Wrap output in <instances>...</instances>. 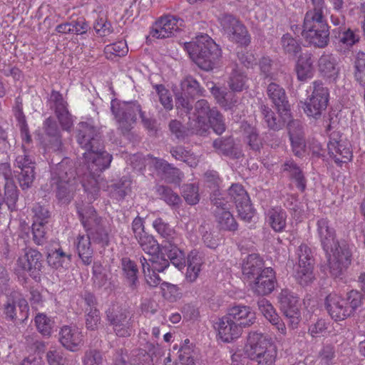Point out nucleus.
Returning a JSON list of instances; mask_svg holds the SVG:
<instances>
[{
  "mask_svg": "<svg viewBox=\"0 0 365 365\" xmlns=\"http://www.w3.org/2000/svg\"><path fill=\"white\" fill-rule=\"evenodd\" d=\"M51 103V108L53 109L55 114L68 109V103L63 99V96L60 92L52 91L49 98Z\"/></svg>",
  "mask_w": 365,
  "mask_h": 365,
  "instance_id": "63",
  "label": "nucleus"
},
{
  "mask_svg": "<svg viewBox=\"0 0 365 365\" xmlns=\"http://www.w3.org/2000/svg\"><path fill=\"white\" fill-rule=\"evenodd\" d=\"M242 328L252 325L256 320L255 313L248 306L237 305L230 308L227 314Z\"/></svg>",
  "mask_w": 365,
  "mask_h": 365,
  "instance_id": "25",
  "label": "nucleus"
},
{
  "mask_svg": "<svg viewBox=\"0 0 365 365\" xmlns=\"http://www.w3.org/2000/svg\"><path fill=\"white\" fill-rule=\"evenodd\" d=\"M233 91H225L220 88L213 87L212 93L217 99V102L226 109H231L237 102L238 98L234 94Z\"/></svg>",
  "mask_w": 365,
  "mask_h": 365,
  "instance_id": "42",
  "label": "nucleus"
},
{
  "mask_svg": "<svg viewBox=\"0 0 365 365\" xmlns=\"http://www.w3.org/2000/svg\"><path fill=\"white\" fill-rule=\"evenodd\" d=\"M337 134L332 133L327 144L329 155L337 164L347 163L352 158V151L350 144L341 139L335 138Z\"/></svg>",
  "mask_w": 365,
  "mask_h": 365,
  "instance_id": "17",
  "label": "nucleus"
},
{
  "mask_svg": "<svg viewBox=\"0 0 365 365\" xmlns=\"http://www.w3.org/2000/svg\"><path fill=\"white\" fill-rule=\"evenodd\" d=\"M317 232L325 253L333 252V249L341 245L336 238L335 230L327 218H320L317 220Z\"/></svg>",
  "mask_w": 365,
  "mask_h": 365,
  "instance_id": "16",
  "label": "nucleus"
},
{
  "mask_svg": "<svg viewBox=\"0 0 365 365\" xmlns=\"http://www.w3.org/2000/svg\"><path fill=\"white\" fill-rule=\"evenodd\" d=\"M309 1L312 7L307 10L304 18L303 38L317 47L324 48L329 41V26L325 17V1Z\"/></svg>",
  "mask_w": 365,
  "mask_h": 365,
  "instance_id": "2",
  "label": "nucleus"
},
{
  "mask_svg": "<svg viewBox=\"0 0 365 365\" xmlns=\"http://www.w3.org/2000/svg\"><path fill=\"white\" fill-rule=\"evenodd\" d=\"M121 266L123 271V274L129 284L131 289L136 288L138 285V268L133 261L128 257H124L121 260Z\"/></svg>",
  "mask_w": 365,
  "mask_h": 365,
  "instance_id": "40",
  "label": "nucleus"
},
{
  "mask_svg": "<svg viewBox=\"0 0 365 365\" xmlns=\"http://www.w3.org/2000/svg\"><path fill=\"white\" fill-rule=\"evenodd\" d=\"M267 93L279 114L289 115L290 106L284 89L279 85L271 83L267 88Z\"/></svg>",
  "mask_w": 365,
  "mask_h": 365,
  "instance_id": "21",
  "label": "nucleus"
},
{
  "mask_svg": "<svg viewBox=\"0 0 365 365\" xmlns=\"http://www.w3.org/2000/svg\"><path fill=\"white\" fill-rule=\"evenodd\" d=\"M271 343L261 333L257 331L250 332L245 347V354L252 360L260 354L262 350Z\"/></svg>",
  "mask_w": 365,
  "mask_h": 365,
  "instance_id": "26",
  "label": "nucleus"
},
{
  "mask_svg": "<svg viewBox=\"0 0 365 365\" xmlns=\"http://www.w3.org/2000/svg\"><path fill=\"white\" fill-rule=\"evenodd\" d=\"M287 217V212L282 207H272L266 213V221L274 231L281 232L286 228Z\"/></svg>",
  "mask_w": 365,
  "mask_h": 365,
  "instance_id": "30",
  "label": "nucleus"
},
{
  "mask_svg": "<svg viewBox=\"0 0 365 365\" xmlns=\"http://www.w3.org/2000/svg\"><path fill=\"white\" fill-rule=\"evenodd\" d=\"M82 332L76 327L63 326L59 331V341L66 349L76 351L83 344Z\"/></svg>",
  "mask_w": 365,
  "mask_h": 365,
  "instance_id": "20",
  "label": "nucleus"
},
{
  "mask_svg": "<svg viewBox=\"0 0 365 365\" xmlns=\"http://www.w3.org/2000/svg\"><path fill=\"white\" fill-rule=\"evenodd\" d=\"M88 173H85L81 180L84 190L91 195L89 200H94L103 185L101 173L109 168L112 155L103 150L101 145L93 150L83 153Z\"/></svg>",
  "mask_w": 365,
  "mask_h": 365,
  "instance_id": "1",
  "label": "nucleus"
},
{
  "mask_svg": "<svg viewBox=\"0 0 365 365\" xmlns=\"http://www.w3.org/2000/svg\"><path fill=\"white\" fill-rule=\"evenodd\" d=\"M331 274L340 277L351 264V254L348 247L342 244L333 249V252L326 253Z\"/></svg>",
  "mask_w": 365,
  "mask_h": 365,
  "instance_id": "13",
  "label": "nucleus"
},
{
  "mask_svg": "<svg viewBox=\"0 0 365 365\" xmlns=\"http://www.w3.org/2000/svg\"><path fill=\"white\" fill-rule=\"evenodd\" d=\"M88 235L91 239L102 247L107 246L109 242V236L103 224V220L98 225L92 226L87 230Z\"/></svg>",
  "mask_w": 365,
  "mask_h": 365,
  "instance_id": "46",
  "label": "nucleus"
},
{
  "mask_svg": "<svg viewBox=\"0 0 365 365\" xmlns=\"http://www.w3.org/2000/svg\"><path fill=\"white\" fill-rule=\"evenodd\" d=\"M363 295L357 290H351L347 293L346 298L331 293L326 298L327 311L335 321H341L351 316L362 306Z\"/></svg>",
  "mask_w": 365,
  "mask_h": 365,
  "instance_id": "5",
  "label": "nucleus"
},
{
  "mask_svg": "<svg viewBox=\"0 0 365 365\" xmlns=\"http://www.w3.org/2000/svg\"><path fill=\"white\" fill-rule=\"evenodd\" d=\"M260 110L264 118V122L269 129L273 130H279L282 129L284 127L285 122L290 118V112H289L288 116H286L284 114H279L281 118L277 117L274 111L265 105H262Z\"/></svg>",
  "mask_w": 365,
  "mask_h": 365,
  "instance_id": "33",
  "label": "nucleus"
},
{
  "mask_svg": "<svg viewBox=\"0 0 365 365\" xmlns=\"http://www.w3.org/2000/svg\"><path fill=\"white\" fill-rule=\"evenodd\" d=\"M140 262L142 265L143 272L144 274L145 279L146 283L152 287H156L159 284H168V283L163 282L162 279L160 277L157 271L151 269L149 266H148L147 258L144 256H141L140 257Z\"/></svg>",
  "mask_w": 365,
  "mask_h": 365,
  "instance_id": "45",
  "label": "nucleus"
},
{
  "mask_svg": "<svg viewBox=\"0 0 365 365\" xmlns=\"http://www.w3.org/2000/svg\"><path fill=\"white\" fill-rule=\"evenodd\" d=\"M253 280L252 289L259 295H266L271 293L275 286V272L271 267L262 269L259 274Z\"/></svg>",
  "mask_w": 365,
  "mask_h": 365,
  "instance_id": "19",
  "label": "nucleus"
},
{
  "mask_svg": "<svg viewBox=\"0 0 365 365\" xmlns=\"http://www.w3.org/2000/svg\"><path fill=\"white\" fill-rule=\"evenodd\" d=\"M182 91L185 95L195 97L201 94V90L199 83L192 76H189L185 78L181 83Z\"/></svg>",
  "mask_w": 365,
  "mask_h": 365,
  "instance_id": "58",
  "label": "nucleus"
},
{
  "mask_svg": "<svg viewBox=\"0 0 365 365\" xmlns=\"http://www.w3.org/2000/svg\"><path fill=\"white\" fill-rule=\"evenodd\" d=\"M282 170L284 172H287L290 178L295 180L297 187L299 190L302 192L305 190L307 180L302 170L294 160H289L286 161L282 165Z\"/></svg>",
  "mask_w": 365,
  "mask_h": 365,
  "instance_id": "36",
  "label": "nucleus"
},
{
  "mask_svg": "<svg viewBox=\"0 0 365 365\" xmlns=\"http://www.w3.org/2000/svg\"><path fill=\"white\" fill-rule=\"evenodd\" d=\"M218 334L225 342H230L240 336L242 328L227 314L219 319L217 327Z\"/></svg>",
  "mask_w": 365,
  "mask_h": 365,
  "instance_id": "22",
  "label": "nucleus"
},
{
  "mask_svg": "<svg viewBox=\"0 0 365 365\" xmlns=\"http://www.w3.org/2000/svg\"><path fill=\"white\" fill-rule=\"evenodd\" d=\"M91 237L79 235L76 239V249L79 257L86 265H89L93 261V249L91 245Z\"/></svg>",
  "mask_w": 365,
  "mask_h": 365,
  "instance_id": "35",
  "label": "nucleus"
},
{
  "mask_svg": "<svg viewBox=\"0 0 365 365\" xmlns=\"http://www.w3.org/2000/svg\"><path fill=\"white\" fill-rule=\"evenodd\" d=\"M184 27L185 22L182 19L173 15H166L155 22L150 35L156 38H170L182 30Z\"/></svg>",
  "mask_w": 365,
  "mask_h": 365,
  "instance_id": "12",
  "label": "nucleus"
},
{
  "mask_svg": "<svg viewBox=\"0 0 365 365\" xmlns=\"http://www.w3.org/2000/svg\"><path fill=\"white\" fill-rule=\"evenodd\" d=\"M154 166L159 172L162 173L163 178L168 182L178 183L182 174L178 168L172 167L165 160L158 158L154 159Z\"/></svg>",
  "mask_w": 365,
  "mask_h": 365,
  "instance_id": "32",
  "label": "nucleus"
},
{
  "mask_svg": "<svg viewBox=\"0 0 365 365\" xmlns=\"http://www.w3.org/2000/svg\"><path fill=\"white\" fill-rule=\"evenodd\" d=\"M42 255L34 249H27L24 255L20 256L16 262V271L30 272L31 275L41 267Z\"/></svg>",
  "mask_w": 365,
  "mask_h": 365,
  "instance_id": "18",
  "label": "nucleus"
},
{
  "mask_svg": "<svg viewBox=\"0 0 365 365\" xmlns=\"http://www.w3.org/2000/svg\"><path fill=\"white\" fill-rule=\"evenodd\" d=\"M78 213L81 222L83 227L87 230L94 225H98L103 220L101 217L97 215V213L92 206L87 205L83 207L78 208Z\"/></svg>",
  "mask_w": 365,
  "mask_h": 365,
  "instance_id": "38",
  "label": "nucleus"
},
{
  "mask_svg": "<svg viewBox=\"0 0 365 365\" xmlns=\"http://www.w3.org/2000/svg\"><path fill=\"white\" fill-rule=\"evenodd\" d=\"M259 310L264 317L270 322L277 319L278 314L272 304L266 299H259L257 302Z\"/></svg>",
  "mask_w": 365,
  "mask_h": 365,
  "instance_id": "60",
  "label": "nucleus"
},
{
  "mask_svg": "<svg viewBox=\"0 0 365 365\" xmlns=\"http://www.w3.org/2000/svg\"><path fill=\"white\" fill-rule=\"evenodd\" d=\"M246 75L235 65L227 81L228 86L233 92H241L247 88Z\"/></svg>",
  "mask_w": 365,
  "mask_h": 365,
  "instance_id": "39",
  "label": "nucleus"
},
{
  "mask_svg": "<svg viewBox=\"0 0 365 365\" xmlns=\"http://www.w3.org/2000/svg\"><path fill=\"white\" fill-rule=\"evenodd\" d=\"M106 314L108 324L118 337H129L134 333L133 317L126 307L112 304Z\"/></svg>",
  "mask_w": 365,
  "mask_h": 365,
  "instance_id": "7",
  "label": "nucleus"
},
{
  "mask_svg": "<svg viewBox=\"0 0 365 365\" xmlns=\"http://www.w3.org/2000/svg\"><path fill=\"white\" fill-rule=\"evenodd\" d=\"M211 201L216 207L215 215L218 227L220 230L226 231H235L237 229V223L229 211L230 205L219 190H215L211 195Z\"/></svg>",
  "mask_w": 365,
  "mask_h": 365,
  "instance_id": "8",
  "label": "nucleus"
},
{
  "mask_svg": "<svg viewBox=\"0 0 365 365\" xmlns=\"http://www.w3.org/2000/svg\"><path fill=\"white\" fill-rule=\"evenodd\" d=\"M204 263V256L198 250H193L188 254L187 262H185L187 265L185 279L187 282L192 283L196 281Z\"/></svg>",
  "mask_w": 365,
  "mask_h": 365,
  "instance_id": "27",
  "label": "nucleus"
},
{
  "mask_svg": "<svg viewBox=\"0 0 365 365\" xmlns=\"http://www.w3.org/2000/svg\"><path fill=\"white\" fill-rule=\"evenodd\" d=\"M136 240L142 250L149 256L159 252L160 247L158 242L148 233L143 235Z\"/></svg>",
  "mask_w": 365,
  "mask_h": 365,
  "instance_id": "49",
  "label": "nucleus"
},
{
  "mask_svg": "<svg viewBox=\"0 0 365 365\" xmlns=\"http://www.w3.org/2000/svg\"><path fill=\"white\" fill-rule=\"evenodd\" d=\"M213 147L218 154L232 158H238L232 138L216 139L213 141Z\"/></svg>",
  "mask_w": 365,
  "mask_h": 365,
  "instance_id": "43",
  "label": "nucleus"
},
{
  "mask_svg": "<svg viewBox=\"0 0 365 365\" xmlns=\"http://www.w3.org/2000/svg\"><path fill=\"white\" fill-rule=\"evenodd\" d=\"M4 294L6 300L1 306L4 319L7 321L16 322L18 317L16 306L19 307L20 314L26 318L29 309V304L21 294L16 290L9 289Z\"/></svg>",
  "mask_w": 365,
  "mask_h": 365,
  "instance_id": "9",
  "label": "nucleus"
},
{
  "mask_svg": "<svg viewBox=\"0 0 365 365\" xmlns=\"http://www.w3.org/2000/svg\"><path fill=\"white\" fill-rule=\"evenodd\" d=\"M313 60L311 53L300 56L296 64L295 71L300 81H306L314 76Z\"/></svg>",
  "mask_w": 365,
  "mask_h": 365,
  "instance_id": "31",
  "label": "nucleus"
},
{
  "mask_svg": "<svg viewBox=\"0 0 365 365\" xmlns=\"http://www.w3.org/2000/svg\"><path fill=\"white\" fill-rule=\"evenodd\" d=\"M178 243L174 244L170 242V247L168 250V257L169 262H171L178 269H182L185 267V255L180 248L177 247Z\"/></svg>",
  "mask_w": 365,
  "mask_h": 365,
  "instance_id": "47",
  "label": "nucleus"
},
{
  "mask_svg": "<svg viewBox=\"0 0 365 365\" xmlns=\"http://www.w3.org/2000/svg\"><path fill=\"white\" fill-rule=\"evenodd\" d=\"M281 46L284 52L291 56L297 55L301 50L299 43L289 34H285L282 36Z\"/></svg>",
  "mask_w": 365,
  "mask_h": 365,
  "instance_id": "54",
  "label": "nucleus"
},
{
  "mask_svg": "<svg viewBox=\"0 0 365 365\" xmlns=\"http://www.w3.org/2000/svg\"><path fill=\"white\" fill-rule=\"evenodd\" d=\"M264 262L258 254L249 255L242 264V274L247 279H255L262 271Z\"/></svg>",
  "mask_w": 365,
  "mask_h": 365,
  "instance_id": "29",
  "label": "nucleus"
},
{
  "mask_svg": "<svg viewBox=\"0 0 365 365\" xmlns=\"http://www.w3.org/2000/svg\"><path fill=\"white\" fill-rule=\"evenodd\" d=\"M156 192L160 198L170 206H178L181 202L180 197L168 187L159 185L156 188Z\"/></svg>",
  "mask_w": 365,
  "mask_h": 365,
  "instance_id": "51",
  "label": "nucleus"
},
{
  "mask_svg": "<svg viewBox=\"0 0 365 365\" xmlns=\"http://www.w3.org/2000/svg\"><path fill=\"white\" fill-rule=\"evenodd\" d=\"M101 317L96 307L86 308L85 310V323L87 329L95 331L98 329Z\"/></svg>",
  "mask_w": 365,
  "mask_h": 365,
  "instance_id": "52",
  "label": "nucleus"
},
{
  "mask_svg": "<svg viewBox=\"0 0 365 365\" xmlns=\"http://www.w3.org/2000/svg\"><path fill=\"white\" fill-rule=\"evenodd\" d=\"M279 301L289 327L297 328L301 320L298 297L290 290L284 289L279 295Z\"/></svg>",
  "mask_w": 365,
  "mask_h": 365,
  "instance_id": "11",
  "label": "nucleus"
},
{
  "mask_svg": "<svg viewBox=\"0 0 365 365\" xmlns=\"http://www.w3.org/2000/svg\"><path fill=\"white\" fill-rule=\"evenodd\" d=\"M228 197L230 201L235 205L242 202H247L250 199L243 186L240 184H233L228 190Z\"/></svg>",
  "mask_w": 365,
  "mask_h": 365,
  "instance_id": "56",
  "label": "nucleus"
},
{
  "mask_svg": "<svg viewBox=\"0 0 365 365\" xmlns=\"http://www.w3.org/2000/svg\"><path fill=\"white\" fill-rule=\"evenodd\" d=\"M22 153L16 156L15 165L21 170L18 175V180L23 190L32 185L35 178V161L34 157L26 150L25 145H22Z\"/></svg>",
  "mask_w": 365,
  "mask_h": 365,
  "instance_id": "14",
  "label": "nucleus"
},
{
  "mask_svg": "<svg viewBox=\"0 0 365 365\" xmlns=\"http://www.w3.org/2000/svg\"><path fill=\"white\" fill-rule=\"evenodd\" d=\"M333 42L339 50L348 49L359 40V36L350 29L338 27L332 30Z\"/></svg>",
  "mask_w": 365,
  "mask_h": 365,
  "instance_id": "24",
  "label": "nucleus"
},
{
  "mask_svg": "<svg viewBox=\"0 0 365 365\" xmlns=\"http://www.w3.org/2000/svg\"><path fill=\"white\" fill-rule=\"evenodd\" d=\"M190 58L201 69L211 71L216 67L222 57V51L208 35L197 36L195 41L185 43Z\"/></svg>",
  "mask_w": 365,
  "mask_h": 365,
  "instance_id": "3",
  "label": "nucleus"
},
{
  "mask_svg": "<svg viewBox=\"0 0 365 365\" xmlns=\"http://www.w3.org/2000/svg\"><path fill=\"white\" fill-rule=\"evenodd\" d=\"M207 125L218 135L222 134L225 130L224 118L215 108H212V111L207 118Z\"/></svg>",
  "mask_w": 365,
  "mask_h": 365,
  "instance_id": "50",
  "label": "nucleus"
},
{
  "mask_svg": "<svg viewBox=\"0 0 365 365\" xmlns=\"http://www.w3.org/2000/svg\"><path fill=\"white\" fill-rule=\"evenodd\" d=\"M128 51L127 44L123 41L107 45L104 48V53L108 59H113L114 56H124Z\"/></svg>",
  "mask_w": 365,
  "mask_h": 365,
  "instance_id": "53",
  "label": "nucleus"
},
{
  "mask_svg": "<svg viewBox=\"0 0 365 365\" xmlns=\"http://www.w3.org/2000/svg\"><path fill=\"white\" fill-rule=\"evenodd\" d=\"M177 365H194L193 349L190 345L183 344L178 351Z\"/></svg>",
  "mask_w": 365,
  "mask_h": 365,
  "instance_id": "62",
  "label": "nucleus"
},
{
  "mask_svg": "<svg viewBox=\"0 0 365 365\" xmlns=\"http://www.w3.org/2000/svg\"><path fill=\"white\" fill-rule=\"evenodd\" d=\"M229 39L240 46H247L251 42L247 28L240 22L227 34Z\"/></svg>",
  "mask_w": 365,
  "mask_h": 365,
  "instance_id": "44",
  "label": "nucleus"
},
{
  "mask_svg": "<svg viewBox=\"0 0 365 365\" xmlns=\"http://www.w3.org/2000/svg\"><path fill=\"white\" fill-rule=\"evenodd\" d=\"M111 110L118 121V129L123 135L128 134L132 129L138 113L145 127L150 130L155 128V120L147 118L145 113L141 110L140 106L137 103L112 102Z\"/></svg>",
  "mask_w": 365,
  "mask_h": 365,
  "instance_id": "6",
  "label": "nucleus"
},
{
  "mask_svg": "<svg viewBox=\"0 0 365 365\" xmlns=\"http://www.w3.org/2000/svg\"><path fill=\"white\" fill-rule=\"evenodd\" d=\"M334 346L330 344L324 345L319 352V360L322 365H331L335 359Z\"/></svg>",
  "mask_w": 365,
  "mask_h": 365,
  "instance_id": "64",
  "label": "nucleus"
},
{
  "mask_svg": "<svg viewBox=\"0 0 365 365\" xmlns=\"http://www.w3.org/2000/svg\"><path fill=\"white\" fill-rule=\"evenodd\" d=\"M320 73L329 80H335L339 73L337 58L331 53H324L318 61Z\"/></svg>",
  "mask_w": 365,
  "mask_h": 365,
  "instance_id": "28",
  "label": "nucleus"
},
{
  "mask_svg": "<svg viewBox=\"0 0 365 365\" xmlns=\"http://www.w3.org/2000/svg\"><path fill=\"white\" fill-rule=\"evenodd\" d=\"M76 140L86 152L93 150L101 145L99 129L90 122H80L76 126Z\"/></svg>",
  "mask_w": 365,
  "mask_h": 365,
  "instance_id": "15",
  "label": "nucleus"
},
{
  "mask_svg": "<svg viewBox=\"0 0 365 365\" xmlns=\"http://www.w3.org/2000/svg\"><path fill=\"white\" fill-rule=\"evenodd\" d=\"M35 323L38 331L43 336H50L53 322L44 314H38L35 317Z\"/></svg>",
  "mask_w": 365,
  "mask_h": 365,
  "instance_id": "59",
  "label": "nucleus"
},
{
  "mask_svg": "<svg viewBox=\"0 0 365 365\" xmlns=\"http://www.w3.org/2000/svg\"><path fill=\"white\" fill-rule=\"evenodd\" d=\"M131 190V182L127 179H121L119 182L110 187V195L112 197L120 200L123 199Z\"/></svg>",
  "mask_w": 365,
  "mask_h": 365,
  "instance_id": "48",
  "label": "nucleus"
},
{
  "mask_svg": "<svg viewBox=\"0 0 365 365\" xmlns=\"http://www.w3.org/2000/svg\"><path fill=\"white\" fill-rule=\"evenodd\" d=\"M314 266L312 264L296 265L294 267V278L302 286H307L314 279L313 273Z\"/></svg>",
  "mask_w": 365,
  "mask_h": 365,
  "instance_id": "41",
  "label": "nucleus"
},
{
  "mask_svg": "<svg viewBox=\"0 0 365 365\" xmlns=\"http://www.w3.org/2000/svg\"><path fill=\"white\" fill-rule=\"evenodd\" d=\"M211 111L212 108L206 100L201 99L195 103L193 120L195 122L194 129L197 134L202 135L207 131V118Z\"/></svg>",
  "mask_w": 365,
  "mask_h": 365,
  "instance_id": "23",
  "label": "nucleus"
},
{
  "mask_svg": "<svg viewBox=\"0 0 365 365\" xmlns=\"http://www.w3.org/2000/svg\"><path fill=\"white\" fill-rule=\"evenodd\" d=\"M77 175L73 162L63 158L51 168V185L55 186L56 196L61 203H68L73 199L77 187Z\"/></svg>",
  "mask_w": 365,
  "mask_h": 365,
  "instance_id": "4",
  "label": "nucleus"
},
{
  "mask_svg": "<svg viewBox=\"0 0 365 365\" xmlns=\"http://www.w3.org/2000/svg\"><path fill=\"white\" fill-rule=\"evenodd\" d=\"M312 85V94L309 101L305 103L304 110L308 116L318 118L327 106L329 93L322 82L315 81Z\"/></svg>",
  "mask_w": 365,
  "mask_h": 365,
  "instance_id": "10",
  "label": "nucleus"
},
{
  "mask_svg": "<svg viewBox=\"0 0 365 365\" xmlns=\"http://www.w3.org/2000/svg\"><path fill=\"white\" fill-rule=\"evenodd\" d=\"M71 255L65 252L61 247L51 250L48 253V264L55 269H67L71 262Z\"/></svg>",
  "mask_w": 365,
  "mask_h": 365,
  "instance_id": "34",
  "label": "nucleus"
},
{
  "mask_svg": "<svg viewBox=\"0 0 365 365\" xmlns=\"http://www.w3.org/2000/svg\"><path fill=\"white\" fill-rule=\"evenodd\" d=\"M147 259L148 266L151 269L155 270L158 272H163L170 265L169 260L165 259L163 256L158 254H153Z\"/></svg>",
  "mask_w": 365,
  "mask_h": 365,
  "instance_id": "61",
  "label": "nucleus"
},
{
  "mask_svg": "<svg viewBox=\"0 0 365 365\" xmlns=\"http://www.w3.org/2000/svg\"><path fill=\"white\" fill-rule=\"evenodd\" d=\"M6 202L8 208L13 210L18 200V190L12 180H7L4 185Z\"/></svg>",
  "mask_w": 365,
  "mask_h": 365,
  "instance_id": "57",
  "label": "nucleus"
},
{
  "mask_svg": "<svg viewBox=\"0 0 365 365\" xmlns=\"http://www.w3.org/2000/svg\"><path fill=\"white\" fill-rule=\"evenodd\" d=\"M276 356L277 350L275 346L271 343L262 350L260 354L255 357L252 361L257 362L260 365H271L274 362Z\"/></svg>",
  "mask_w": 365,
  "mask_h": 365,
  "instance_id": "55",
  "label": "nucleus"
},
{
  "mask_svg": "<svg viewBox=\"0 0 365 365\" xmlns=\"http://www.w3.org/2000/svg\"><path fill=\"white\" fill-rule=\"evenodd\" d=\"M153 226L163 237L168 240L169 243L176 244L180 241V238L174 229L162 218L155 219L153 222Z\"/></svg>",
  "mask_w": 365,
  "mask_h": 365,
  "instance_id": "37",
  "label": "nucleus"
}]
</instances>
